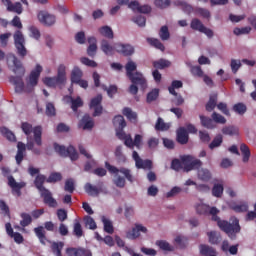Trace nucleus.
<instances>
[{"label": "nucleus", "instance_id": "f257e3e1", "mask_svg": "<svg viewBox=\"0 0 256 256\" xmlns=\"http://www.w3.org/2000/svg\"><path fill=\"white\" fill-rule=\"evenodd\" d=\"M196 212L198 215H212V221H216L219 229L226 233L230 239H235L237 233L241 232V226L239 225V219L234 218L232 223L219 218V209L217 207H210L206 204H198L196 206Z\"/></svg>", "mask_w": 256, "mask_h": 256}, {"label": "nucleus", "instance_id": "f03ea898", "mask_svg": "<svg viewBox=\"0 0 256 256\" xmlns=\"http://www.w3.org/2000/svg\"><path fill=\"white\" fill-rule=\"evenodd\" d=\"M125 70L128 79L132 83L129 87V93H131V95H137V93H139V87L142 91L147 89V80L145 76H143V73L137 71V63L133 60L128 61L125 65Z\"/></svg>", "mask_w": 256, "mask_h": 256}, {"label": "nucleus", "instance_id": "7ed1b4c3", "mask_svg": "<svg viewBox=\"0 0 256 256\" xmlns=\"http://www.w3.org/2000/svg\"><path fill=\"white\" fill-rule=\"evenodd\" d=\"M9 59H12V63L14 65V73L19 76H11L9 81L15 86L16 93H23L25 91V83L23 82V75H25V68L23 67V63L21 60L17 58L14 54L9 55Z\"/></svg>", "mask_w": 256, "mask_h": 256}, {"label": "nucleus", "instance_id": "20e7f679", "mask_svg": "<svg viewBox=\"0 0 256 256\" xmlns=\"http://www.w3.org/2000/svg\"><path fill=\"white\" fill-rule=\"evenodd\" d=\"M106 169L112 175H116V179L114 180V184L116 187L123 189L125 187V179L130 183H133V174H131V170L129 168L121 167L120 169L109 164V162L105 163Z\"/></svg>", "mask_w": 256, "mask_h": 256}, {"label": "nucleus", "instance_id": "39448f33", "mask_svg": "<svg viewBox=\"0 0 256 256\" xmlns=\"http://www.w3.org/2000/svg\"><path fill=\"white\" fill-rule=\"evenodd\" d=\"M45 175L43 174H38L34 180V185L38 191H40V195L43 198V201L45 205H48V207H51L55 209L57 207L58 203L55 198H53V194L49 189L45 188L44 183H45Z\"/></svg>", "mask_w": 256, "mask_h": 256}, {"label": "nucleus", "instance_id": "423d86ee", "mask_svg": "<svg viewBox=\"0 0 256 256\" xmlns=\"http://www.w3.org/2000/svg\"><path fill=\"white\" fill-rule=\"evenodd\" d=\"M1 172H2V175L4 177H7L8 179V186L12 190V195H15L16 197H21L22 195L21 189L27 187V183L17 182V180H15V177H13V175H10L11 169H9V167H5V166L1 167Z\"/></svg>", "mask_w": 256, "mask_h": 256}, {"label": "nucleus", "instance_id": "0eeeda50", "mask_svg": "<svg viewBox=\"0 0 256 256\" xmlns=\"http://www.w3.org/2000/svg\"><path fill=\"white\" fill-rule=\"evenodd\" d=\"M21 129L27 137L31 135V133L34 134V141L38 147H41L43 145L42 135H43V129L41 126H36L33 128V125H31L29 122H23L21 125Z\"/></svg>", "mask_w": 256, "mask_h": 256}, {"label": "nucleus", "instance_id": "6e6552de", "mask_svg": "<svg viewBox=\"0 0 256 256\" xmlns=\"http://www.w3.org/2000/svg\"><path fill=\"white\" fill-rule=\"evenodd\" d=\"M55 231V224L52 221H47L44 223L43 226H38L34 228V233L36 237L39 239V242L41 245H47V243H51L49 239H47V232L45 231Z\"/></svg>", "mask_w": 256, "mask_h": 256}, {"label": "nucleus", "instance_id": "1a4fd4ad", "mask_svg": "<svg viewBox=\"0 0 256 256\" xmlns=\"http://www.w3.org/2000/svg\"><path fill=\"white\" fill-rule=\"evenodd\" d=\"M118 139L124 141V145H126V147H128L129 149H134V147H136L137 149H141V143H143V136H141V134H136L133 140L131 134H126L125 132H118Z\"/></svg>", "mask_w": 256, "mask_h": 256}, {"label": "nucleus", "instance_id": "9d476101", "mask_svg": "<svg viewBox=\"0 0 256 256\" xmlns=\"http://www.w3.org/2000/svg\"><path fill=\"white\" fill-rule=\"evenodd\" d=\"M54 150L60 157H69L71 161H77L79 159V153L73 146H68L67 148L63 145H59L58 143H54Z\"/></svg>", "mask_w": 256, "mask_h": 256}, {"label": "nucleus", "instance_id": "9b49d317", "mask_svg": "<svg viewBox=\"0 0 256 256\" xmlns=\"http://www.w3.org/2000/svg\"><path fill=\"white\" fill-rule=\"evenodd\" d=\"M181 161L182 167H184V171H186V173H189V171H193V169H199L203 165V162H201V160L195 159L191 155L182 156Z\"/></svg>", "mask_w": 256, "mask_h": 256}, {"label": "nucleus", "instance_id": "f8f14e48", "mask_svg": "<svg viewBox=\"0 0 256 256\" xmlns=\"http://www.w3.org/2000/svg\"><path fill=\"white\" fill-rule=\"evenodd\" d=\"M14 45L19 57H25L27 55V48H25V36H23V32L20 30H17L14 33Z\"/></svg>", "mask_w": 256, "mask_h": 256}, {"label": "nucleus", "instance_id": "ddd939ff", "mask_svg": "<svg viewBox=\"0 0 256 256\" xmlns=\"http://www.w3.org/2000/svg\"><path fill=\"white\" fill-rule=\"evenodd\" d=\"M132 158L135 161L136 169H147L148 171H151V169H153V161L149 159H141L137 151L132 152Z\"/></svg>", "mask_w": 256, "mask_h": 256}, {"label": "nucleus", "instance_id": "4468645a", "mask_svg": "<svg viewBox=\"0 0 256 256\" xmlns=\"http://www.w3.org/2000/svg\"><path fill=\"white\" fill-rule=\"evenodd\" d=\"M102 101L103 95L101 94L91 99L90 109H94L93 117H99V115L103 113V106H101Z\"/></svg>", "mask_w": 256, "mask_h": 256}, {"label": "nucleus", "instance_id": "2eb2a0df", "mask_svg": "<svg viewBox=\"0 0 256 256\" xmlns=\"http://www.w3.org/2000/svg\"><path fill=\"white\" fill-rule=\"evenodd\" d=\"M38 21L47 27H51V25H55V15L49 14L46 11H40L38 13Z\"/></svg>", "mask_w": 256, "mask_h": 256}, {"label": "nucleus", "instance_id": "dca6fc26", "mask_svg": "<svg viewBox=\"0 0 256 256\" xmlns=\"http://www.w3.org/2000/svg\"><path fill=\"white\" fill-rule=\"evenodd\" d=\"M43 72V66L41 64H37L35 69L31 71L29 76V84L31 87L37 86L39 83V77H41V73Z\"/></svg>", "mask_w": 256, "mask_h": 256}, {"label": "nucleus", "instance_id": "f3484780", "mask_svg": "<svg viewBox=\"0 0 256 256\" xmlns=\"http://www.w3.org/2000/svg\"><path fill=\"white\" fill-rule=\"evenodd\" d=\"M115 49L117 53L124 55V57H131L135 53V48L129 44L117 43L115 44Z\"/></svg>", "mask_w": 256, "mask_h": 256}, {"label": "nucleus", "instance_id": "a211bd4d", "mask_svg": "<svg viewBox=\"0 0 256 256\" xmlns=\"http://www.w3.org/2000/svg\"><path fill=\"white\" fill-rule=\"evenodd\" d=\"M141 233H147V227L141 224H136L131 231L127 232L126 237L127 239H137L141 237Z\"/></svg>", "mask_w": 256, "mask_h": 256}, {"label": "nucleus", "instance_id": "6ab92c4d", "mask_svg": "<svg viewBox=\"0 0 256 256\" xmlns=\"http://www.w3.org/2000/svg\"><path fill=\"white\" fill-rule=\"evenodd\" d=\"M113 125L116 127V137H119L118 133H125L123 128L127 127V122H125V118L122 115H117L114 117Z\"/></svg>", "mask_w": 256, "mask_h": 256}, {"label": "nucleus", "instance_id": "aec40b11", "mask_svg": "<svg viewBox=\"0 0 256 256\" xmlns=\"http://www.w3.org/2000/svg\"><path fill=\"white\" fill-rule=\"evenodd\" d=\"M176 139L180 145H187V143H189V133L185 127H180L177 129Z\"/></svg>", "mask_w": 256, "mask_h": 256}, {"label": "nucleus", "instance_id": "412c9836", "mask_svg": "<svg viewBox=\"0 0 256 256\" xmlns=\"http://www.w3.org/2000/svg\"><path fill=\"white\" fill-rule=\"evenodd\" d=\"M17 153L15 156L17 165H21L23 163V159H25V151H27V147L25 146V143L18 142L17 144Z\"/></svg>", "mask_w": 256, "mask_h": 256}, {"label": "nucleus", "instance_id": "4be33fe9", "mask_svg": "<svg viewBox=\"0 0 256 256\" xmlns=\"http://www.w3.org/2000/svg\"><path fill=\"white\" fill-rule=\"evenodd\" d=\"M88 43L89 46L87 48V55L93 59V57L97 55V38L93 36L88 37Z\"/></svg>", "mask_w": 256, "mask_h": 256}, {"label": "nucleus", "instance_id": "5701e85b", "mask_svg": "<svg viewBox=\"0 0 256 256\" xmlns=\"http://www.w3.org/2000/svg\"><path fill=\"white\" fill-rule=\"evenodd\" d=\"M94 125H95V123L93 122V120L91 119L89 114H86L80 120L78 127L85 131L87 129H93Z\"/></svg>", "mask_w": 256, "mask_h": 256}, {"label": "nucleus", "instance_id": "b1692460", "mask_svg": "<svg viewBox=\"0 0 256 256\" xmlns=\"http://www.w3.org/2000/svg\"><path fill=\"white\" fill-rule=\"evenodd\" d=\"M100 49L103 51L106 55L111 56L115 54V45H111L109 43V40L103 39L100 44Z\"/></svg>", "mask_w": 256, "mask_h": 256}, {"label": "nucleus", "instance_id": "393cba45", "mask_svg": "<svg viewBox=\"0 0 256 256\" xmlns=\"http://www.w3.org/2000/svg\"><path fill=\"white\" fill-rule=\"evenodd\" d=\"M207 236L209 239V243H211V245H219L223 239L221 237V233H219L217 231L207 232Z\"/></svg>", "mask_w": 256, "mask_h": 256}, {"label": "nucleus", "instance_id": "a878e982", "mask_svg": "<svg viewBox=\"0 0 256 256\" xmlns=\"http://www.w3.org/2000/svg\"><path fill=\"white\" fill-rule=\"evenodd\" d=\"M71 83L75 84L79 80L83 79V70L79 68L78 66H75L70 75Z\"/></svg>", "mask_w": 256, "mask_h": 256}, {"label": "nucleus", "instance_id": "bb28decb", "mask_svg": "<svg viewBox=\"0 0 256 256\" xmlns=\"http://www.w3.org/2000/svg\"><path fill=\"white\" fill-rule=\"evenodd\" d=\"M240 151L242 153V161L243 163H249V159L251 158V150L247 144L243 143L240 145Z\"/></svg>", "mask_w": 256, "mask_h": 256}, {"label": "nucleus", "instance_id": "cd10ccee", "mask_svg": "<svg viewBox=\"0 0 256 256\" xmlns=\"http://www.w3.org/2000/svg\"><path fill=\"white\" fill-rule=\"evenodd\" d=\"M44 85L47 87H57V85H63L57 76L54 77H45L43 79Z\"/></svg>", "mask_w": 256, "mask_h": 256}, {"label": "nucleus", "instance_id": "c85d7f7f", "mask_svg": "<svg viewBox=\"0 0 256 256\" xmlns=\"http://www.w3.org/2000/svg\"><path fill=\"white\" fill-rule=\"evenodd\" d=\"M101 221L104 225V231L105 233H109V235H113L115 232V228H113V222L111 220L107 219V217L102 216Z\"/></svg>", "mask_w": 256, "mask_h": 256}, {"label": "nucleus", "instance_id": "c756f323", "mask_svg": "<svg viewBox=\"0 0 256 256\" xmlns=\"http://www.w3.org/2000/svg\"><path fill=\"white\" fill-rule=\"evenodd\" d=\"M200 121L202 127H205L206 129H215V122L213 119L200 115Z\"/></svg>", "mask_w": 256, "mask_h": 256}, {"label": "nucleus", "instance_id": "7c9ffc66", "mask_svg": "<svg viewBox=\"0 0 256 256\" xmlns=\"http://www.w3.org/2000/svg\"><path fill=\"white\" fill-rule=\"evenodd\" d=\"M7 11H10V13H17V15H21L23 13V5L21 2L11 3L7 7Z\"/></svg>", "mask_w": 256, "mask_h": 256}, {"label": "nucleus", "instance_id": "2f4dec72", "mask_svg": "<svg viewBox=\"0 0 256 256\" xmlns=\"http://www.w3.org/2000/svg\"><path fill=\"white\" fill-rule=\"evenodd\" d=\"M21 217V221H20V225L21 227H29V225H31V223H33V218L31 217V214L29 213H21L20 214Z\"/></svg>", "mask_w": 256, "mask_h": 256}, {"label": "nucleus", "instance_id": "473e14b6", "mask_svg": "<svg viewBox=\"0 0 256 256\" xmlns=\"http://www.w3.org/2000/svg\"><path fill=\"white\" fill-rule=\"evenodd\" d=\"M0 133L3 135V137H6L8 141L15 142L17 141V138L15 137V134L11 132L7 127H1L0 128Z\"/></svg>", "mask_w": 256, "mask_h": 256}, {"label": "nucleus", "instance_id": "72a5a7b5", "mask_svg": "<svg viewBox=\"0 0 256 256\" xmlns=\"http://www.w3.org/2000/svg\"><path fill=\"white\" fill-rule=\"evenodd\" d=\"M85 251V248L83 247H69L66 249V254L68 256H83V252Z\"/></svg>", "mask_w": 256, "mask_h": 256}, {"label": "nucleus", "instance_id": "f704fd0d", "mask_svg": "<svg viewBox=\"0 0 256 256\" xmlns=\"http://www.w3.org/2000/svg\"><path fill=\"white\" fill-rule=\"evenodd\" d=\"M122 113L125 117H127L128 120H130L132 123H135L137 121V114L133 112V110L129 107H125L122 110Z\"/></svg>", "mask_w": 256, "mask_h": 256}, {"label": "nucleus", "instance_id": "c9c22d12", "mask_svg": "<svg viewBox=\"0 0 256 256\" xmlns=\"http://www.w3.org/2000/svg\"><path fill=\"white\" fill-rule=\"evenodd\" d=\"M65 244L63 242H53L51 245L52 253L56 256H62L63 247Z\"/></svg>", "mask_w": 256, "mask_h": 256}, {"label": "nucleus", "instance_id": "e433bc0d", "mask_svg": "<svg viewBox=\"0 0 256 256\" xmlns=\"http://www.w3.org/2000/svg\"><path fill=\"white\" fill-rule=\"evenodd\" d=\"M153 67L155 69H167V67H171V61L165 59H159L153 62Z\"/></svg>", "mask_w": 256, "mask_h": 256}, {"label": "nucleus", "instance_id": "4c0bfd02", "mask_svg": "<svg viewBox=\"0 0 256 256\" xmlns=\"http://www.w3.org/2000/svg\"><path fill=\"white\" fill-rule=\"evenodd\" d=\"M187 66L190 67V72L193 77H203L205 75L201 66H193L191 63H187Z\"/></svg>", "mask_w": 256, "mask_h": 256}, {"label": "nucleus", "instance_id": "58836bf2", "mask_svg": "<svg viewBox=\"0 0 256 256\" xmlns=\"http://www.w3.org/2000/svg\"><path fill=\"white\" fill-rule=\"evenodd\" d=\"M183 87V82L181 80H174L170 87H168V91L170 95L177 96L176 89H181Z\"/></svg>", "mask_w": 256, "mask_h": 256}, {"label": "nucleus", "instance_id": "ea45409f", "mask_svg": "<svg viewBox=\"0 0 256 256\" xmlns=\"http://www.w3.org/2000/svg\"><path fill=\"white\" fill-rule=\"evenodd\" d=\"M217 107V94L210 96L209 101L206 104V111L211 113Z\"/></svg>", "mask_w": 256, "mask_h": 256}, {"label": "nucleus", "instance_id": "a19ab883", "mask_svg": "<svg viewBox=\"0 0 256 256\" xmlns=\"http://www.w3.org/2000/svg\"><path fill=\"white\" fill-rule=\"evenodd\" d=\"M99 33L102 34L103 37H106V39H113V29L109 26H102L99 28Z\"/></svg>", "mask_w": 256, "mask_h": 256}, {"label": "nucleus", "instance_id": "79ce46f5", "mask_svg": "<svg viewBox=\"0 0 256 256\" xmlns=\"http://www.w3.org/2000/svg\"><path fill=\"white\" fill-rule=\"evenodd\" d=\"M171 126L167 123H165V121H163V118L159 117L157 119V122L155 124V129L156 131H169V128Z\"/></svg>", "mask_w": 256, "mask_h": 256}, {"label": "nucleus", "instance_id": "37998d69", "mask_svg": "<svg viewBox=\"0 0 256 256\" xmlns=\"http://www.w3.org/2000/svg\"><path fill=\"white\" fill-rule=\"evenodd\" d=\"M147 42L160 51H165V45L162 44L161 40L157 38H147Z\"/></svg>", "mask_w": 256, "mask_h": 256}, {"label": "nucleus", "instance_id": "c03bdc74", "mask_svg": "<svg viewBox=\"0 0 256 256\" xmlns=\"http://www.w3.org/2000/svg\"><path fill=\"white\" fill-rule=\"evenodd\" d=\"M190 27L191 29H193V31H199L201 33L205 28V25H203V22H201V20L194 18L191 21Z\"/></svg>", "mask_w": 256, "mask_h": 256}, {"label": "nucleus", "instance_id": "a18cd8bd", "mask_svg": "<svg viewBox=\"0 0 256 256\" xmlns=\"http://www.w3.org/2000/svg\"><path fill=\"white\" fill-rule=\"evenodd\" d=\"M159 37L162 41H169L171 33H169V27L167 25L160 28Z\"/></svg>", "mask_w": 256, "mask_h": 256}, {"label": "nucleus", "instance_id": "49530a36", "mask_svg": "<svg viewBox=\"0 0 256 256\" xmlns=\"http://www.w3.org/2000/svg\"><path fill=\"white\" fill-rule=\"evenodd\" d=\"M68 99L71 100V109L75 112L79 107H83V100L78 96L75 99L73 97L68 96Z\"/></svg>", "mask_w": 256, "mask_h": 256}, {"label": "nucleus", "instance_id": "de8ad7c7", "mask_svg": "<svg viewBox=\"0 0 256 256\" xmlns=\"http://www.w3.org/2000/svg\"><path fill=\"white\" fill-rule=\"evenodd\" d=\"M85 192L90 195V197H97L99 195V188L97 186H92L91 183H86Z\"/></svg>", "mask_w": 256, "mask_h": 256}, {"label": "nucleus", "instance_id": "09e8293b", "mask_svg": "<svg viewBox=\"0 0 256 256\" xmlns=\"http://www.w3.org/2000/svg\"><path fill=\"white\" fill-rule=\"evenodd\" d=\"M115 157L119 163H127V157L123 154V147L118 146L115 150Z\"/></svg>", "mask_w": 256, "mask_h": 256}, {"label": "nucleus", "instance_id": "8fccbe9b", "mask_svg": "<svg viewBox=\"0 0 256 256\" xmlns=\"http://www.w3.org/2000/svg\"><path fill=\"white\" fill-rule=\"evenodd\" d=\"M200 253L201 255H204V256H210L215 254L216 252H215V249H213V247L207 246L205 244H201Z\"/></svg>", "mask_w": 256, "mask_h": 256}, {"label": "nucleus", "instance_id": "3c124183", "mask_svg": "<svg viewBox=\"0 0 256 256\" xmlns=\"http://www.w3.org/2000/svg\"><path fill=\"white\" fill-rule=\"evenodd\" d=\"M67 73H66V67L65 65L61 64L58 67V73H57V78L58 80H60L62 83H65L67 77H66Z\"/></svg>", "mask_w": 256, "mask_h": 256}, {"label": "nucleus", "instance_id": "603ef678", "mask_svg": "<svg viewBox=\"0 0 256 256\" xmlns=\"http://www.w3.org/2000/svg\"><path fill=\"white\" fill-rule=\"evenodd\" d=\"M73 235L78 239L83 237V227L79 221H76L73 226Z\"/></svg>", "mask_w": 256, "mask_h": 256}, {"label": "nucleus", "instance_id": "864d4df0", "mask_svg": "<svg viewBox=\"0 0 256 256\" xmlns=\"http://www.w3.org/2000/svg\"><path fill=\"white\" fill-rule=\"evenodd\" d=\"M198 179H201V181H209V179H211V172L208 169L198 170Z\"/></svg>", "mask_w": 256, "mask_h": 256}, {"label": "nucleus", "instance_id": "5fc2aeb1", "mask_svg": "<svg viewBox=\"0 0 256 256\" xmlns=\"http://www.w3.org/2000/svg\"><path fill=\"white\" fill-rule=\"evenodd\" d=\"M158 97H159V89L154 88L152 91H150L147 94L146 101L147 103H153V101H157Z\"/></svg>", "mask_w": 256, "mask_h": 256}, {"label": "nucleus", "instance_id": "6e6d98bb", "mask_svg": "<svg viewBox=\"0 0 256 256\" xmlns=\"http://www.w3.org/2000/svg\"><path fill=\"white\" fill-rule=\"evenodd\" d=\"M232 209L235 213H246V211H249V205L247 203L236 204L232 206Z\"/></svg>", "mask_w": 256, "mask_h": 256}, {"label": "nucleus", "instance_id": "4d7b16f0", "mask_svg": "<svg viewBox=\"0 0 256 256\" xmlns=\"http://www.w3.org/2000/svg\"><path fill=\"white\" fill-rule=\"evenodd\" d=\"M85 226L91 229L92 231H95L97 229V223H95V220L91 216H86L84 218Z\"/></svg>", "mask_w": 256, "mask_h": 256}, {"label": "nucleus", "instance_id": "13d9d810", "mask_svg": "<svg viewBox=\"0 0 256 256\" xmlns=\"http://www.w3.org/2000/svg\"><path fill=\"white\" fill-rule=\"evenodd\" d=\"M233 111L238 115H245L247 113V106L243 103H237L233 106Z\"/></svg>", "mask_w": 256, "mask_h": 256}, {"label": "nucleus", "instance_id": "bf43d9fd", "mask_svg": "<svg viewBox=\"0 0 256 256\" xmlns=\"http://www.w3.org/2000/svg\"><path fill=\"white\" fill-rule=\"evenodd\" d=\"M156 245H158L159 248L162 249V251H173L174 250L173 246H171V244H169V242H167L165 240L157 241Z\"/></svg>", "mask_w": 256, "mask_h": 256}, {"label": "nucleus", "instance_id": "052dcab7", "mask_svg": "<svg viewBox=\"0 0 256 256\" xmlns=\"http://www.w3.org/2000/svg\"><path fill=\"white\" fill-rule=\"evenodd\" d=\"M211 118L214 120V123H219L220 125H225V123H227V119L217 112H213Z\"/></svg>", "mask_w": 256, "mask_h": 256}, {"label": "nucleus", "instance_id": "680f3d73", "mask_svg": "<svg viewBox=\"0 0 256 256\" xmlns=\"http://www.w3.org/2000/svg\"><path fill=\"white\" fill-rule=\"evenodd\" d=\"M221 143H223V136L219 134L209 144V149H215L216 147H220Z\"/></svg>", "mask_w": 256, "mask_h": 256}, {"label": "nucleus", "instance_id": "e2e57ef3", "mask_svg": "<svg viewBox=\"0 0 256 256\" xmlns=\"http://www.w3.org/2000/svg\"><path fill=\"white\" fill-rule=\"evenodd\" d=\"M63 176L59 172L51 173L47 179V183H57V181H61Z\"/></svg>", "mask_w": 256, "mask_h": 256}, {"label": "nucleus", "instance_id": "0e129e2a", "mask_svg": "<svg viewBox=\"0 0 256 256\" xmlns=\"http://www.w3.org/2000/svg\"><path fill=\"white\" fill-rule=\"evenodd\" d=\"M132 21L134 23H136V25L138 27H145L146 23H147V19L145 18V16L143 15H138V16H135Z\"/></svg>", "mask_w": 256, "mask_h": 256}, {"label": "nucleus", "instance_id": "69168bd1", "mask_svg": "<svg viewBox=\"0 0 256 256\" xmlns=\"http://www.w3.org/2000/svg\"><path fill=\"white\" fill-rule=\"evenodd\" d=\"M223 189L222 184H215L212 188V195L214 197H221L223 195Z\"/></svg>", "mask_w": 256, "mask_h": 256}, {"label": "nucleus", "instance_id": "338daca9", "mask_svg": "<svg viewBox=\"0 0 256 256\" xmlns=\"http://www.w3.org/2000/svg\"><path fill=\"white\" fill-rule=\"evenodd\" d=\"M239 130L235 126H226L222 129L223 135H237Z\"/></svg>", "mask_w": 256, "mask_h": 256}, {"label": "nucleus", "instance_id": "774afa93", "mask_svg": "<svg viewBox=\"0 0 256 256\" xmlns=\"http://www.w3.org/2000/svg\"><path fill=\"white\" fill-rule=\"evenodd\" d=\"M64 190L68 193H73V191H75V182L73 179L66 180Z\"/></svg>", "mask_w": 256, "mask_h": 256}]
</instances>
